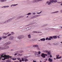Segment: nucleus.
I'll use <instances>...</instances> for the list:
<instances>
[{
  "label": "nucleus",
  "mask_w": 62,
  "mask_h": 62,
  "mask_svg": "<svg viewBox=\"0 0 62 62\" xmlns=\"http://www.w3.org/2000/svg\"><path fill=\"white\" fill-rule=\"evenodd\" d=\"M28 29H29V28H25L24 29V31H27V30H28Z\"/></svg>",
  "instance_id": "obj_15"
},
{
  "label": "nucleus",
  "mask_w": 62,
  "mask_h": 62,
  "mask_svg": "<svg viewBox=\"0 0 62 62\" xmlns=\"http://www.w3.org/2000/svg\"><path fill=\"white\" fill-rule=\"evenodd\" d=\"M50 57H52V56H51V55H50Z\"/></svg>",
  "instance_id": "obj_51"
},
{
  "label": "nucleus",
  "mask_w": 62,
  "mask_h": 62,
  "mask_svg": "<svg viewBox=\"0 0 62 62\" xmlns=\"http://www.w3.org/2000/svg\"><path fill=\"white\" fill-rule=\"evenodd\" d=\"M37 50H40V48H39L38 47L37 48Z\"/></svg>",
  "instance_id": "obj_39"
},
{
  "label": "nucleus",
  "mask_w": 62,
  "mask_h": 62,
  "mask_svg": "<svg viewBox=\"0 0 62 62\" xmlns=\"http://www.w3.org/2000/svg\"><path fill=\"white\" fill-rule=\"evenodd\" d=\"M46 40H48V37H47L46 39Z\"/></svg>",
  "instance_id": "obj_40"
},
{
  "label": "nucleus",
  "mask_w": 62,
  "mask_h": 62,
  "mask_svg": "<svg viewBox=\"0 0 62 62\" xmlns=\"http://www.w3.org/2000/svg\"><path fill=\"white\" fill-rule=\"evenodd\" d=\"M27 58H28V56H25L23 57V58L24 59V61L25 62H26L28 61V60L27 59Z\"/></svg>",
  "instance_id": "obj_5"
},
{
  "label": "nucleus",
  "mask_w": 62,
  "mask_h": 62,
  "mask_svg": "<svg viewBox=\"0 0 62 62\" xmlns=\"http://www.w3.org/2000/svg\"><path fill=\"white\" fill-rule=\"evenodd\" d=\"M39 16H40V15H39L35 16H33L32 17H31V19H34V18H37V17H39Z\"/></svg>",
  "instance_id": "obj_6"
},
{
  "label": "nucleus",
  "mask_w": 62,
  "mask_h": 62,
  "mask_svg": "<svg viewBox=\"0 0 62 62\" xmlns=\"http://www.w3.org/2000/svg\"><path fill=\"white\" fill-rule=\"evenodd\" d=\"M9 7V6H6V8H8V7Z\"/></svg>",
  "instance_id": "obj_43"
},
{
  "label": "nucleus",
  "mask_w": 62,
  "mask_h": 62,
  "mask_svg": "<svg viewBox=\"0 0 62 62\" xmlns=\"http://www.w3.org/2000/svg\"><path fill=\"white\" fill-rule=\"evenodd\" d=\"M5 53H4L1 55L0 57V60H1V58L2 59V58H4L2 59V60H5L6 59H8V58H12V56H9V55H5Z\"/></svg>",
  "instance_id": "obj_1"
},
{
  "label": "nucleus",
  "mask_w": 62,
  "mask_h": 62,
  "mask_svg": "<svg viewBox=\"0 0 62 62\" xmlns=\"http://www.w3.org/2000/svg\"><path fill=\"white\" fill-rule=\"evenodd\" d=\"M2 39V38L0 37V41Z\"/></svg>",
  "instance_id": "obj_47"
},
{
  "label": "nucleus",
  "mask_w": 62,
  "mask_h": 62,
  "mask_svg": "<svg viewBox=\"0 0 62 62\" xmlns=\"http://www.w3.org/2000/svg\"><path fill=\"white\" fill-rule=\"evenodd\" d=\"M33 62H37V61H36L33 60Z\"/></svg>",
  "instance_id": "obj_50"
},
{
  "label": "nucleus",
  "mask_w": 62,
  "mask_h": 62,
  "mask_svg": "<svg viewBox=\"0 0 62 62\" xmlns=\"http://www.w3.org/2000/svg\"><path fill=\"white\" fill-rule=\"evenodd\" d=\"M45 55L46 56H47V55H47V54H45Z\"/></svg>",
  "instance_id": "obj_53"
},
{
  "label": "nucleus",
  "mask_w": 62,
  "mask_h": 62,
  "mask_svg": "<svg viewBox=\"0 0 62 62\" xmlns=\"http://www.w3.org/2000/svg\"><path fill=\"white\" fill-rule=\"evenodd\" d=\"M2 8H6V6H4L3 7H2Z\"/></svg>",
  "instance_id": "obj_38"
},
{
  "label": "nucleus",
  "mask_w": 62,
  "mask_h": 62,
  "mask_svg": "<svg viewBox=\"0 0 62 62\" xmlns=\"http://www.w3.org/2000/svg\"><path fill=\"white\" fill-rule=\"evenodd\" d=\"M23 55V54H19L18 55H19V56H22Z\"/></svg>",
  "instance_id": "obj_31"
},
{
  "label": "nucleus",
  "mask_w": 62,
  "mask_h": 62,
  "mask_svg": "<svg viewBox=\"0 0 62 62\" xmlns=\"http://www.w3.org/2000/svg\"><path fill=\"white\" fill-rule=\"evenodd\" d=\"M0 49L1 50H5L4 49V47H0Z\"/></svg>",
  "instance_id": "obj_20"
},
{
  "label": "nucleus",
  "mask_w": 62,
  "mask_h": 62,
  "mask_svg": "<svg viewBox=\"0 0 62 62\" xmlns=\"http://www.w3.org/2000/svg\"><path fill=\"white\" fill-rule=\"evenodd\" d=\"M12 18H10L8 20H7L6 21H5L4 23H8V22H11V21H12Z\"/></svg>",
  "instance_id": "obj_4"
},
{
  "label": "nucleus",
  "mask_w": 62,
  "mask_h": 62,
  "mask_svg": "<svg viewBox=\"0 0 62 62\" xmlns=\"http://www.w3.org/2000/svg\"><path fill=\"white\" fill-rule=\"evenodd\" d=\"M40 52L39 51L38 53L36 52L35 53V55L36 56L39 57L40 56Z\"/></svg>",
  "instance_id": "obj_2"
},
{
  "label": "nucleus",
  "mask_w": 62,
  "mask_h": 62,
  "mask_svg": "<svg viewBox=\"0 0 62 62\" xmlns=\"http://www.w3.org/2000/svg\"><path fill=\"white\" fill-rule=\"evenodd\" d=\"M54 38V39H56L57 38V36H54L53 37V38Z\"/></svg>",
  "instance_id": "obj_22"
},
{
  "label": "nucleus",
  "mask_w": 62,
  "mask_h": 62,
  "mask_svg": "<svg viewBox=\"0 0 62 62\" xmlns=\"http://www.w3.org/2000/svg\"><path fill=\"white\" fill-rule=\"evenodd\" d=\"M51 3H52V2H51V1H47L46 2V3L48 5H50V4H51Z\"/></svg>",
  "instance_id": "obj_12"
},
{
  "label": "nucleus",
  "mask_w": 62,
  "mask_h": 62,
  "mask_svg": "<svg viewBox=\"0 0 62 62\" xmlns=\"http://www.w3.org/2000/svg\"><path fill=\"white\" fill-rule=\"evenodd\" d=\"M61 6H62V3L61 4Z\"/></svg>",
  "instance_id": "obj_64"
},
{
  "label": "nucleus",
  "mask_w": 62,
  "mask_h": 62,
  "mask_svg": "<svg viewBox=\"0 0 62 62\" xmlns=\"http://www.w3.org/2000/svg\"><path fill=\"white\" fill-rule=\"evenodd\" d=\"M48 52L49 51H48L47 50H46L45 51V52L46 53V54H47V53H48Z\"/></svg>",
  "instance_id": "obj_32"
},
{
  "label": "nucleus",
  "mask_w": 62,
  "mask_h": 62,
  "mask_svg": "<svg viewBox=\"0 0 62 62\" xmlns=\"http://www.w3.org/2000/svg\"><path fill=\"white\" fill-rule=\"evenodd\" d=\"M17 5H18L17 4H12L11 5V7H12V6H17Z\"/></svg>",
  "instance_id": "obj_18"
},
{
  "label": "nucleus",
  "mask_w": 62,
  "mask_h": 62,
  "mask_svg": "<svg viewBox=\"0 0 62 62\" xmlns=\"http://www.w3.org/2000/svg\"><path fill=\"white\" fill-rule=\"evenodd\" d=\"M33 46L34 47H35L36 48H38V47H39V45H33Z\"/></svg>",
  "instance_id": "obj_11"
},
{
  "label": "nucleus",
  "mask_w": 62,
  "mask_h": 62,
  "mask_svg": "<svg viewBox=\"0 0 62 62\" xmlns=\"http://www.w3.org/2000/svg\"><path fill=\"white\" fill-rule=\"evenodd\" d=\"M33 15H35V14H36V13H33Z\"/></svg>",
  "instance_id": "obj_46"
},
{
  "label": "nucleus",
  "mask_w": 62,
  "mask_h": 62,
  "mask_svg": "<svg viewBox=\"0 0 62 62\" xmlns=\"http://www.w3.org/2000/svg\"><path fill=\"white\" fill-rule=\"evenodd\" d=\"M11 34H9L7 36L8 37H9L10 36H11Z\"/></svg>",
  "instance_id": "obj_28"
},
{
  "label": "nucleus",
  "mask_w": 62,
  "mask_h": 62,
  "mask_svg": "<svg viewBox=\"0 0 62 62\" xmlns=\"http://www.w3.org/2000/svg\"><path fill=\"white\" fill-rule=\"evenodd\" d=\"M34 1H35L34 2H38L39 1L37 0H34Z\"/></svg>",
  "instance_id": "obj_42"
},
{
  "label": "nucleus",
  "mask_w": 62,
  "mask_h": 62,
  "mask_svg": "<svg viewBox=\"0 0 62 62\" xmlns=\"http://www.w3.org/2000/svg\"><path fill=\"white\" fill-rule=\"evenodd\" d=\"M28 37L29 39H30L31 38V35L30 34H29L28 35Z\"/></svg>",
  "instance_id": "obj_17"
},
{
  "label": "nucleus",
  "mask_w": 62,
  "mask_h": 62,
  "mask_svg": "<svg viewBox=\"0 0 62 62\" xmlns=\"http://www.w3.org/2000/svg\"><path fill=\"white\" fill-rule=\"evenodd\" d=\"M59 55H56V57H59Z\"/></svg>",
  "instance_id": "obj_44"
},
{
  "label": "nucleus",
  "mask_w": 62,
  "mask_h": 62,
  "mask_svg": "<svg viewBox=\"0 0 62 62\" xmlns=\"http://www.w3.org/2000/svg\"><path fill=\"white\" fill-rule=\"evenodd\" d=\"M31 13H28V14H27V15H31Z\"/></svg>",
  "instance_id": "obj_26"
},
{
  "label": "nucleus",
  "mask_w": 62,
  "mask_h": 62,
  "mask_svg": "<svg viewBox=\"0 0 62 62\" xmlns=\"http://www.w3.org/2000/svg\"><path fill=\"white\" fill-rule=\"evenodd\" d=\"M24 38V36L23 35H20L18 37V39H23Z\"/></svg>",
  "instance_id": "obj_3"
},
{
  "label": "nucleus",
  "mask_w": 62,
  "mask_h": 62,
  "mask_svg": "<svg viewBox=\"0 0 62 62\" xmlns=\"http://www.w3.org/2000/svg\"><path fill=\"white\" fill-rule=\"evenodd\" d=\"M7 37L8 36H3L2 38H3V39H6V38H7Z\"/></svg>",
  "instance_id": "obj_21"
},
{
  "label": "nucleus",
  "mask_w": 62,
  "mask_h": 62,
  "mask_svg": "<svg viewBox=\"0 0 62 62\" xmlns=\"http://www.w3.org/2000/svg\"><path fill=\"white\" fill-rule=\"evenodd\" d=\"M60 28H61L62 29V26H61L60 27Z\"/></svg>",
  "instance_id": "obj_57"
},
{
  "label": "nucleus",
  "mask_w": 62,
  "mask_h": 62,
  "mask_svg": "<svg viewBox=\"0 0 62 62\" xmlns=\"http://www.w3.org/2000/svg\"><path fill=\"white\" fill-rule=\"evenodd\" d=\"M54 60H56V59L55 58H54Z\"/></svg>",
  "instance_id": "obj_62"
},
{
  "label": "nucleus",
  "mask_w": 62,
  "mask_h": 62,
  "mask_svg": "<svg viewBox=\"0 0 62 62\" xmlns=\"http://www.w3.org/2000/svg\"><path fill=\"white\" fill-rule=\"evenodd\" d=\"M46 30H48V28H46Z\"/></svg>",
  "instance_id": "obj_56"
},
{
  "label": "nucleus",
  "mask_w": 62,
  "mask_h": 62,
  "mask_svg": "<svg viewBox=\"0 0 62 62\" xmlns=\"http://www.w3.org/2000/svg\"><path fill=\"white\" fill-rule=\"evenodd\" d=\"M18 52H20V53H23V51H18Z\"/></svg>",
  "instance_id": "obj_41"
},
{
  "label": "nucleus",
  "mask_w": 62,
  "mask_h": 62,
  "mask_svg": "<svg viewBox=\"0 0 62 62\" xmlns=\"http://www.w3.org/2000/svg\"><path fill=\"white\" fill-rule=\"evenodd\" d=\"M49 62H53V60L51 59V58H49Z\"/></svg>",
  "instance_id": "obj_16"
},
{
  "label": "nucleus",
  "mask_w": 62,
  "mask_h": 62,
  "mask_svg": "<svg viewBox=\"0 0 62 62\" xmlns=\"http://www.w3.org/2000/svg\"><path fill=\"white\" fill-rule=\"evenodd\" d=\"M49 38H48V40H51V39H53V37L52 36H50L49 37Z\"/></svg>",
  "instance_id": "obj_13"
},
{
  "label": "nucleus",
  "mask_w": 62,
  "mask_h": 62,
  "mask_svg": "<svg viewBox=\"0 0 62 62\" xmlns=\"http://www.w3.org/2000/svg\"><path fill=\"white\" fill-rule=\"evenodd\" d=\"M45 60H47V58H46Z\"/></svg>",
  "instance_id": "obj_61"
},
{
  "label": "nucleus",
  "mask_w": 62,
  "mask_h": 62,
  "mask_svg": "<svg viewBox=\"0 0 62 62\" xmlns=\"http://www.w3.org/2000/svg\"><path fill=\"white\" fill-rule=\"evenodd\" d=\"M12 59L13 60H16V59H17L13 58V59Z\"/></svg>",
  "instance_id": "obj_29"
},
{
  "label": "nucleus",
  "mask_w": 62,
  "mask_h": 62,
  "mask_svg": "<svg viewBox=\"0 0 62 62\" xmlns=\"http://www.w3.org/2000/svg\"><path fill=\"white\" fill-rule=\"evenodd\" d=\"M15 18V16H14L12 18V19H14Z\"/></svg>",
  "instance_id": "obj_35"
},
{
  "label": "nucleus",
  "mask_w": 62,
  "mask_h": 62,
  "mask_svg": "<svg viewBox=\"0 0 62 62\" xmlns=\"http://www.w3.org/2000/svg\"><path fill=\"white\" fill-rule=\"evenodd\" d=\"M50 2H51V3H53V2L55 3L57 2V1L56 0H50Z\"/></svg>",
  "instance_id": "obj_8"
},
{
  "label": "nucleus",
  "mask_w": 62,
  "mask_h": 62,
  "mask_svg": "<svg viewBox=\"0 0 62 62\" xmlns=\"http://www.w3.org/2000/svg\"><path fill=\"white\" fill-rule=\"evenodd\" d=\"M9 32H8L7 33V35H8V34H9Z\"/></svg>",
  "instance_id": "obj_48"
},
{
  "label": "nucleus",
  "mask_w": 62,
  "mask_h": 62,
  "mask_svg": "<svg viewBox=\"0 0 62 62\" xmlns=\"http://www.w3.org/2000/svg\"><path fill=\"white\" fill-rule=\"evenodd\" d=\"M41 56L43 58H45V54L44 53H42Z\"/></svg>",
  "instance_id": "obj_10"
},
{
  "label": "nucleus",
  "mask_w": 62,
  "mask_h": 62,
  "mask_svg": "<svg viewBox=\"0 0 62 62\" xmlns=\"http://www.w3.org/2000/svg\"><path fill=\"white\" fill-rule=\"evenodd\" d=\"M11 35H14V32H11Z\"/></svg>",
  "instance_id": "obj_30"
},
{
  "label": "nucleus",
  "mask_w": 62,
  "mask_h": 62,
  "mask_svg": "<svg viewBox=\"0 0 62 62\" xmlns=\"http://www.w3.org/2000/svg\"><path fill=\"white\" fill-rule=\"evenodd\" d=\"M58 12H59L58 11H56L55 12H52L51 13H52H52H58Z\"/></svg>",
  "instance_id": "obj_24"
},
{
  "label": "nucleus",
  "mask_w": 62,
  "mask_h": 62,
  "mask_svg": "<svg viewBox=\"0 0 62 62\" xmlns=\"http://www.w3.org/2000/svg\"><path fill=\"white\" fill-rule=\"evenodd\" d=\"M17 59L18 60H20V58H17Z\"/></svg>",
  "instance_id": "obj_37"
},
{
  "label": "nucleus",
  "mask_w": 62,
  "mask_h": 62,
  "mask_svg": "<svg viewBox=\"0 0 62 62\" xmlns=\"http://www.w3.org/2000/svg\"><path fill=\"white\" fill-rule=\"evenodd\" d=\"M7 0H1V1L2 2H5V1H7Z\"/></svg>",
  "instance_id": "obj_25"
},
{
  "label": "nucleus",
  "mask_w": 62,
  "mask_h": 62,
  "mask_svg": "<svg viewBox=\"0 0 62 62\" xmlns=\"http://www.w3.org/2000/svg\"><path fill=\"white\" fill-rule=\"evenodd\" d=\"M42 12V11H41L39 13H37V14H40Z\"/></svg>",
  "instance_id": "obj_34"
},
{
  "label": "nucleus",
  "mask_w": 62,
  "mask_h": 62,
  "mask_svg": "<svg viewBox=\"0 0 62 62\" xmlns=\"http://www.w3.org/2000/svg\"><path fill=\"white\" fill-rule=\"evenodd\" d=\"M9 48V46L7 45H6L4 47V50H6V49H8Z\"/></svg>",
  "instance_id": "obj_7"
},
{
  "label": "nucleus",
  "mask_w": 62,
  "mask_h": 62,
  "mask_svg": "<svg viewBox=\"0 0 62 62\" xmlns=\"http://www.w3.org/2000/svg\"><path fill=\"white\" fill-rule=\"evenodd\" d=\"M14 36H11L10 38L11 39H14Z\"/></svg>",
  "instance_id": "obj_14"
},
{
  "label": "nucleus",
  "mask_w": 62,
  "mask_h": 62,
  "mask_svg": "<svg viewBox=\"0 0 62 62\" xmlns=\"http://www.w3.org/2000/svg\"><path fill=\"white\" fill-rule=\"evenodd\" d=\"M61 58V56L59 57V58Z\"/></svg>",
  "instance_id": "obj_54"
},
{
  "label": "nucleus",
  "mask_w": 62,
  "mask_h": 62,
  "mask_svg": "<svg viewBox=\"0 0 62 62\" xmlns=\"http://www.w3.org/2000/svg\"><path fill=\"white\" fill-rule=\"evenodd\" d=\"M57 37H58V39H59V38H60V37H59V36H58Z\"/></svg>",
  "instance_id": "obj_52"
},
{
  "label": "nucleus",
  "mask_w": 62,
  "mask_h": 62,
  "mask_svg": "<svg viewBox=\"0 0 62 62\" xmlns=\"http://www.w3.org/2000/svg\"><path fill=\"white\" fill-rule=\"evenodd\" d=\"M15 55H17V54H15Z\"/></svg>",
  "instance_id": "obj_60"
},
{
  "label": "nucleus",
  "mask_w": 62,
  "mask_h": 62,
  "mask_svg": "<svg viewBox=\"0 0 62 62\" xmlns=\"http://www.w3.org/2000/svg\"><path fill=\"white\" fill-rule=\"evenodd\" d=\"M10 43H11V42L9 41L5 43V45H9V44H10Z\"/></svg>",
  "instance_id": "obj_9"
},
{
  "label": "nucleus",
  "mask_w": 62,
  "mask_h": 62,
  "mask_svg": "<svg viewBox=\"0 0 62 62\" xmlns=\"http://www.w3.org/2000/svg\"><path fill=\"white\" fill-rule=\"evenodd\" d=\"M56 59H59V57H56Z\"/></svg>",
  "instance_id": "obj_45"
},
{
  "label": "nucleus",
  "mask_w": 62,
  "mask_h": 62,
  "mask_svg": "<svg viewBox=\"0 0 62 62\" xmlns=\"http://www.w3.org/2000/svg\"><path fill=\"white\" fill-rule=\"evenodd\" d=\"M22 61H24V59H23V58H22Z\"/></svg>",
  "instance_id": "obj_36"
},
{
  "label": "nucleus",
  "mask_w": 62,
  "mask_h": 62,
  "mask_svg": "<svg viewBox=\"0 0 62 62\" xmlns=\"http://www.w3.org/2000/svg\"><path fill=\"white\" fill-rule=\"evenodd\" d=\"M22 61L21 60H19V62H21Z\"/></svg>",
  "instance_id": "obj_49"
},
{
  "label": "nucleus",
  "mask_w": 62,
  "mask_h": 62,
  "mask_svg": "<svg viewBox=\"0 0 62 62\" xmlns=\"http://www.w3.org/2000/svg\"><path fill=\"white\" fill-rule=\"evenodd\" d=\"M52 29H56L52 28Z\"/></svg>",
  "instance_id": "obj_58"
},
{
  "label": "nucleus",
  "mask_w": 62,
  "mask_h": 62,
  "mask_svg": "<svg viewBox=\"0 0 62 62\" xmlns=\"http://www.w3.org/2000/svg\"><path fill=\"white\" fill-rule=\"evenodd\" d=\"M43 26H46V24L44 25Z\"/></svg>",
  "instance_id": "obj_55"
},
{
  "label": "nucleus",
  "mask_w": 62,
  "mask_h": 62,
  "mask_svg": "<svg viewBox=\"0 0 62 62\" xmlns=\"http://www.w3.org/2000/svg\"><path fill=\"white\" fill-rule=\"evenodd\" d=\"M61 12L62 13V10H61Z\"/></svg>",
  "instance_id": "obj_59"
},
{
  "label": "nucleus",
  "mask_w": 62,
  "mask_h": 62,
  "mask_svg": "<svg viewBox=\"0 0 62 62\" xmlns=\"http://www.w3.org/2000/svg\"><path fill=\"white\" fill-rule=\"evenodd\" d=\"M40 40L41 41H45V38H43L42 39H41Z\"/></svg>",
  "instance_id": "obj_19"
},
{
  "label": "nucleus",
  "mask_w": 62,
  "mask_h": 62,
  "mask_svg": "<svg viewBox=\"0 0 62 62\" xmlns=\"http://www.w3.org/2000/svg\"><path fill=\"white\" fill-rule=\"evenodd\" d=\"M47 54H51V52H48L47 53Z\"/></svg>",
  "instance_id": "obj_27"
},
{
  "label": "nucleus",
  "mask_w": 62,
  "mask_h": 62,
  "mask_svg": "<svg viewBox=\"0 0 62 62\" xmlns=\"http://www.w3.org/2000/svg\"><path fill=\"white\" fill-rule=\"evenodd\" d=\"M33 33H41V32H37L36 31H34L33 32Z\"/></svg>",
  "instance_id": "obj_23"
},
{
  "label": "nucleus",
  "mask_w": 62,
  "mask_h": 62,
  "mask_svg": "<svg viewBox=\"0 0 62 62\" xmlns=\"http://www.w3.org/2000/svg\"><path fill=\"white\" fill-rule=\"evenodd\" d=\"M16 62H19L18 61H16Z\"/></svg>",
  "instance_id": "obj_63"
},
{
  "label": "nucleus",
  "mask_w": 62,
  "mask_h": 62,
  "mask_svg": "<svg viewBox=\"0 0 62 62\" xmlns=\"http://www.w3.org/2000/svg\"><path fill=\"white\" fill-rule=\"evenodd\" d=\"M3 34L5 35H7V33H6L5 32L3 33Z\"/></svg>",
  "instance_id": "obj_33"
}]
</instances>
